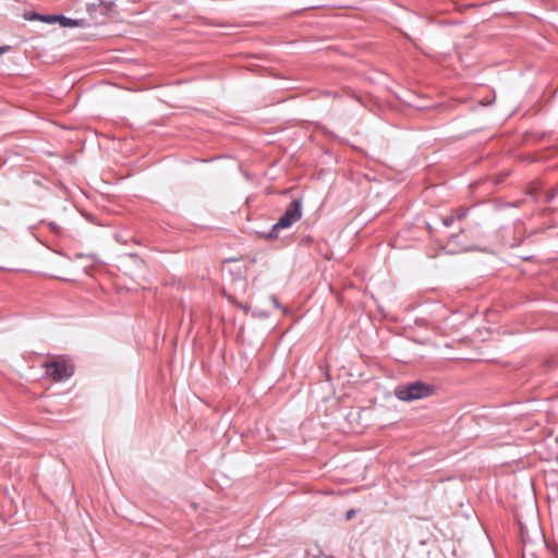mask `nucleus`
<instances>
[{
  "mask_svg": "<svg viewBox=\"0 0 558 558\" xmlns=\"http://www.w3.org/2000/svg\"><path fill=\"white\" fill-rule=\"evenodd\" d=\"M452 222H453V217H451V216H450V217H446V218L444 219V225H445L446 227L451 226V223H452Z\"/></svg>",
  "mask_w": 558,
  "mask_h": 558,
  "instance_id": "obj_6",
  "label": "nucleus"
},
{
  "mask_svg": "<svg viewBox=\"0 0 558 558\" xmlns=\"http://www.w3.org/2000/svg\"><path fill=\"white\" fill-rule=\"evenodd\" d=\"M46 374L54 381H62L73 375V366L63 359H57L45 364Z\"/></svg>",
  "mask_w": 558,
  "mask_h": 558,
  "instance_id": "obj_3",
  "label": "nucleus"
},
{
  "mask_svg": "<svg viewBox=\"0 0 558 558\" xmlns=\"http://www.w3.org/2000/svg\"><path fill=\"white\" fill-rule=\"evenodd\" d=\"M271 301H272V304H275L276 306H278L277 299H276L275 296H271Z\"/></svg>",
  "mask_w": 558,
  "mask_h": 558,
  "instance_id": "obj_10",
  "label": "nucleus"
},
{
  "mask_svg": "<svg viewBox=\"0 0 558 558\" xmlns=\"http://www.w3.org/2000/svg\"><path fill=\"white\" fill-rule=\"evenodd\" d=\"M58 17H59V15H49V14L41 15V14L34 13V19H37V20L48 23V24L58 23Z\"/></svg>",
  "mask_w": 558,
  "mask_h": 558,
  "instance_id": "obj_5",
  "label": "nucleus"
},
{
  "mask_svg": "<svg viewBox=\"0 0 558 558\" xmlns=\"http://www.w3.org/2000/svg\"><path fill=\"white\" fill-rule=\"evenodd\" d=\"M354 515V510H350L347 513V519H351Z\"/></svg>",
  "mask_w": 558,
  "mask_h": 558,
  "instance_id": "obj_9",
  "label": "nucleus"
},
{
  "mask_svg": "<svg viewBox=\"0 0 558 558\" xmlns=\"http://www.w3.org/2000/svg\"><path fill=\"white\" fill-rule=\"evenodd\" d=\"M434 387L423 381H413L405 385H400L395 389V396L401 401H414L432 396Z\"/></svg>",
  "mask_w": 558,
  "mask_h": 558,
  "instance_id": "obj_1",
  "label": "nucleus"
},
{
  "mask_svg": "<svg viewBox=\"0 0 558 558\" xmlns=\"http://www.w3.org/2000/svg\"><path fill=\"white\" fill-rule=\"evenodd\" d=\"M49 227H50V228H51V230H53L56 233H59V232H60V228H59L54 222L49 223Z\"/></svg>",
  "mask_w": 558,
  "mask_h": 558,
  "instance_id": "obj_7",
  "label": "nucleus"
},
{
  "mask_svg": "<svg viewBox=\"0 0 558 558\" xmlns=\"http://www.w3.org/2000/svg\"><path fill=\"white\" fill-rule=\"evenodd\" d=\"M4 48H0V54L3 52Z\"/></svg>",
  "mask_w": 558,
  "mask_h": 558,
  "instance_id": "obj_11",
  "label": "nucleus"
},
{
  "mask_svg": "<svg viewBox=\"0 0 558 558\" xmlns=\"http://www.w3.org/2000/svg\"><path fill=\"white\" fill-rule=\"evenodd\" d=\"M301 217H302V202H301V199H293L290 203V205L287 207V209L284 210L283 215L272 226L271 232L269 233V238L277 236V232L280 229L290 228Z\"/></svg>",
  "mask_w": 558,
  "mask_h": 558,
  "instance_id": "obj_2",
  "label": "nucleus"
},
{
  "mask_svg": "<svg viewBox=\"0 0 558 558\" xmlns=\"http://www.w3.org/2000/svg\"><path fill=\"white\" fill-rule=\"evenodd\" d=\"M100 4L105 5L107 10L111 8V3L99 0Z\"/></svg>",
  "mask_w": 558,
  "mask_h": 558,
  "instance_id": "obj_8",
  "label": "nucleus"
},
{
  "mask_svg": "<svg viewBox=\"0 0 558 558\" xmlns=\"http://www.w3.org/2000/svg\"><path fill=\"white\" fill-rule=\"evenodd\" d=\"M58 23L62 27H78V26H83L85 24L84 20H73V19L66 17L64 15H59Z\"/></svg>",
  "mask_w": 558,
  "mask_h": 558,
  "instance_id": "obj_4",
  "label": "nucleus"
}]
</instances>
